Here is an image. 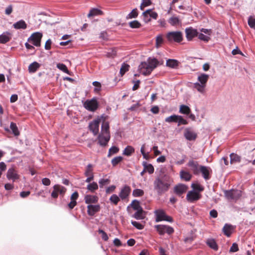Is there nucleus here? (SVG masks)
I'll list each match as a JSON object with an SVG mask.
<instances>
[{"mask_svg": "<svg viewBox=\"0 0 255 255\" xmlns=\"http://www.w3.org/2000/svg\"><path fill=\"white\" fill-rule=\"evenodd\" d=\"M158 64V61L155 58H148L146 62L141 63L138 66V70L143 75H149Z\"/></svg>", "mask_w": 255, "mask_h": 255, "instance_id": "2", "label": "nucleus"}, {"mask_svg": "<svg viewBox=\"0 0 255 255\" xmlns=\"http://www.w3.org/2000/svg\"><path fill=\"white\" fill-rule=\"evenodd\" d=\"M187 189V186L182 184H179L174 187V191L177 195L180 196L185 193Z\"/></svg>", "mask_w": 255, "mask_h": 255, "instance_id": "17", "label": "nucleus"}, {"mask_svg": "<svg viewBox=\"0 0 255 255\" xmlns=\"http://www.w3.org/2000/svg\"><path fill=\"white\" fill-rule=\"evenodd\" d=\"M179 22V20L177 17H172L169 19V22L172 25H175L178 24Z\"/></svg>", "mask_w": 255, "mask_h": 255, "instance_id": "51", "label": "nucleus"}, {"mask_svg": "<svg viewBox=\"0 0 255 255\" xmlns=\"http://www.w3.org/2000/svg\"><path fill=\"white\" fill-rule=\"evenodd\" d=\"M209 78V75L205 73L199 74L197 78L198 82L194 84L193 87L199 92L204 93Z\"/></svg>", "mask_w": 255, "mask_h": 255, "instance_id": "3", "label": "nucleus"}, {"mask_svg": "<svg viewBox=\"0 0 255 255\" xmlns=\"http://www.w3.org/2000/svg\"><path fill=\"white\" fill-rule=\"evenodd\" d=\"M156 216L155 221L156 222L161 221H166L169 222H172V218L166 215L165 212L162 210H157L154 211Z\"/></svg>", "mask_w": 255, "mask_h": 255, "instance_id": "5", "label": "nucleus"}, {"mask_svg": "<svg viewBox=\"0 0 255 255\" xmlns=\"http://www.w3.org/2000/svg\"><path fill=\"white\" fill-rule=\"evenodd\" d=\"M210 167L205 166H200L199 169V172H201L205 180H208L210 178L209 176V171Z\"/></svg>", "mask_w": 255, "mask_h": 255, "instance_id": "22", "label": "nucleus"}, {"mask_svg": "<svg viewBox=\"0 0 255 255\" xmlns=\"http://www.w3.org/2000/svg\"><path fill=\"white\" fill-rule=\"evenodd\" d=\"M191 110L189 107L186 105H181L179 109V112L181 114L188 115L190 114Z\"/></svg>", "mask_w": 255, "mask_h": 255, "instance_id": "33", "label": "nucleus"}, {"mask_svg": "<svg viewBox=\"0 0 255 255\" xmlns=\"http://www.w3.org/2000/svg\"><path fill=\"white\" fill-rule=\"evenodd\" d=\"M52 43L51 40L49 39H48L45 44V49L46 50H49L51 48V45Z\"/></svg>", "mask_w": 255, "mask_h": 255, "instance_id": "63", "label": "nucleus"}, {"mask_svg": "<svg viewBox=\"0 0 255 255\" xmlns=\"http://www.w3.org/2000/svg\"><path fill=\"white\" fill-rule=\"evenodd\" d=\"M233 230L232 226L231 225L226 224L223 227V231L225 235L227 237H230L231 233L232 230Z\"/></svg>", "mask_w": 255, "mask_h": 255, "instance_id": "29", "label": "nucleus"}, {"mask_svg": "<svg viewBox=\"0 0 255 255\" xmlns=\"http://www.w3.org/2000/svg\"><path fill=\"white\" fill-rule=\"evenodd\" d=\"M225 195L227 198L229 199L237 200L241 196L242 192L240 190H232L230 191H226Z\"/></svg>", "mask_w": 255, "mask_h": 255, "instance_id": "10", "label": "nucleus"}, {"mask_svg": "<svg viewBox=\"0 0 255 255\" xmlns=\"http://www.w3.org/2000/svg\"><path fill=\"white\" fill-rule=\"evenodd\" d=\"M6 177L8 179H11L13 181H15L16 179H18L19 175L17 174L16 171L13 168H11L8 170Z\"/></svg>", "mask_w": 255, "mask_h": 255, "instance_id": "20", "label": "nucleus"}, {"mask_svg": "<svg viewBox=\"0 0 255 255\" xmlns=\"http://www.w3.org/2000/svg\"><path fill=\"white\" fill-rule=\"evenodd\" d=\"M100 210V206L99 204L88 205L87 206V213L90 216H93Z\"/></svg>", "mask_w": 255, "mask_h": 255, "instance_id": "18", "label": "nucleus"}, {"mask_svg": "<svg viewBox=\"0 0 255 255\" xmlns=\"http://www.w3.org/2000/svg\"><path fill=\"white\" fill-rule=\"evenodd\" d=\"M123 157L122 156H117L114 158L112 160V164L113 166L117 165L118 163H119L123 160Z\"/></svg>", "mask_w": 255, "mask_h": 255, "instance_id": "49", "label": "nucleus"}, {"mask_svg": "<svg viewBox=\"0 0 255 255\" xmlns=\"http://www.w3.org/2000/svg\"><path fill=\"white\" fill-rule=\"evenodd\" d=\"M177 118L178 116L174 115L167 117L165 119V121L167 123L177 122Z\"/></svg>", "mask_w": 255, "mask_h": 255, "instance_id": "47", "label": "nucleus"}, {"mask_svg": "<svg viewBox=\"0 0 255 255\" xmlns=\"http://www.w3.org/2000/svg\"><path fill=\"white\" fill-rule=\"evenodd\" d=\"M110 135L100 133L98 136V142L101 146H106L110 139Z\"/></svg>", "mask_w": 255, "mask_h": 255, "instance_id": "15", "label": "nucleus"}, {"mask_svg": "<svg viewBox=\"0 0 255 255\" xmlns=\"http://www.w3.org/2000/svg\"><path fill=\"white\" fill-rule=\"evenodd\" d=\"M109 128L110 127L109 122L104 121L102 125L101 133L106 134L107 135H110Z\"/></svg>", "mask_w": 255, "mask_h": 255, "instance_id": "24", "label": "nucleus"}, {"mask_svg": "<svg viewBox=\"0 0 255 255\" xmlns=\"http://www.w3.org/2000/svg\"><path fill=\"white\" fill-rule=\"evenodd\" d=\"M191 187L194 190H197L198 191H202L204 189L202 186L197 183H192Z\"/></svg>", "mask_w": 255, "mask_h": 255, "instance_id": "50", "label": "nucleus"}, {"mask_svg": "<svg viewBox=\"0 0 255 255\" xmlns=\"http://www.w3.org/2000/svg\"><path fill=\"white\" fill-rule=\"evenodd\" d=\"M85 203L88 204L96 203L98 201V197L97 196L87 195L84 197Z\"/></svg>", "mask_w": 255, "mask_h": 255, "instance_id": "21", "label": "nucleus"}, {"mask_svg": "<svg viewBox=\"0 0 255 255\" xmlns=\"http://www.w3.org/2000/svg\"><path fill=\"white\" fill-rule=\"evenodd\" d=\"M140 81L139 80L136 81H133L134 85L132 87V90L135 91L137 90L139 87Z\"/></svg>", "mask_w": 255, "mask_h": 255, "instance_id": "61", "label": "nucleus"}, {"mask_svg": "<svg viewBox=\"0 0 255 255\" xmlns=\"http://www.w3.org/2000/svg\"><path fill=\"white\" fill-rule=\"evenodd\" d=\"M129 66L126 63H123L120 69V74L123 76L129 69Z\"/></svg>", "mask_w": 255, "mask_h": 255, "instance_id": "44", "label": "nucleus"}, {"mask_svg": "<svg viewBox=\"0 0 255 255\" xmlns=\"http://www.w3.org/2000/svg\"><path fill=\"white\" fill-rule=\"evenodd\" d=\"M138 13L137 8L133 9L126 17L127 19H132L137 17Z\"/></svg>", "mask_w": 255, "mask_h": 255, "instance_id": "37", "label": "nucleus"}, {"mask_svg": "<svg viewBox=\"0 0 255 255\" xmlns=\"http://www.w3.org/2000/svg\"><path fill=\"white\" fill-rule=\"evenodd\" d=\"M42 37V34L39 32H34L29 37L28 40L32 42V44L35 46H40L41 39Z\"/></svg>", "mask_w": 255, "mask_h": 255, "instance_id": "6", "label": "nucleus"}, {"mask_svg": "<svg viewBox=\"0 0 255 255\" xmlns=\"http://www.w3.org/2000/svg\"><path fill=\"white\" fill-rule=\"evenodd\" d=\"M207 244L214 250L217 251L218 250V246L214 239H208L206 241Z\"/></svg>", "mask_w": 255, "mask_h": 255, "instance_id": "28", "label": "nucleus"}, {"mask_svg": "<svg viewBox=\"0 0 255 255\" xmlns=\"http://www.w3.org/2000/svg\"><path fill=\"white\" fill-rule=\"evenodd\" d=\"M130 206L133 210L136 211L142 209L140 205L139 202L136 200H134L131 203Z\"/></svg>", "mask_w": 255, "mask_h": 255, "instance_id": "38", "label": "nucleus"}, {"mask_svg": "<svg viewBox=\"0 0 255 255\" xmlns=\"http://www.w3.org/2000/svg\"><path fill=\"white\" fill-rule=\"evenodd\" d=\"M66 190V189L65 187L60 185H55L53 186V191L51 193V196L53 198H56L59 194L63 195Z\"/></svg>", "mask_w": 255, "mask_h": 255, "instance_id": "11", "label": "nucleus"}, {"mask_svg": "<svg viewBox=\"0 0 255 255\" xmlns=\"http://www.w3.org/2000/svg\"><path fill=\"white\" fill-rule=\"evenodd\" d=\"M131 224L138 230H141L144 228V226L136 221H131Z\"/></svg>", "mask_w": 255, "mask_h": 255, "instance_id": "54", "label": "nucleus"}, {"mask_svg": "<svg viewBox=\"0 0 255 255\" xmlns=\"http://www.w3.org/2000/svg\"><path fill=\"white\" fill-rule=\"evenodd\" d=\"M57 67L63 72L69 75H71L69 71L68 70L67 67L65 64L62 63H58L57 64Z\"/></svg>", "mask_w": 255, "mask_h": 255, "instance_id": "42", "label": "nucleus"}, {"mask_svg": "<svg viewBox=\"0 0 255 255\" xmlns=\"http://www.w3.org/2000/svg\"><path fill=\"white\" fill-rule=\"evenodd\" d=\"M101 121V119L98 118L89 123V130L93 132L94 135H97L99 132V127Z\"/></svg>", "mask_w": 255, "mask_h": 255, "instance_id": "9", "label": "nucleus"}, {"mask_svg": "<svg viewBox=\"0 0 255 255\" xmlns=\"http://www.w3.org/2000/svg\"><path fill=\"white\" fill-rule=\"evenodd\" d=\"M142 164L146 171L148 172L149 174L153 173L154 167L151 164H148L146 162H143Z\"/></svg>", "mask_w": 255, "mask_h": 255, "instance_id": "34", "label": "nucleus"}, {"mask_svg": "<svg viewBox=\"0 0 255 255\" xmlns=\"http://www.w3.org/2000/svg\"><path fill=\"white\" fill-rule=\"evenodd\" d=\"M119 150V149L116 146H112L110 148L109 151L108 156H110L112 154L117 153Z\"/></svg>", "mask_w": 255, "mask_h": 255, "instance_id": "53", "label": "nucleus"}, {"mask_svg": "<svg viewBox=\"0 0 255 255\" xmlns=\"http://www.w3.org/2000/svg\"><path fill=\"white\" fill-rule=\"evenodd\" d=\"M120 197L116 194L112 195L110 198V202L115 205H117L118 202L120 201Z\"/></svg>", "mask_w": 255, "mask_h": 255, "instance_id": "40", "label": "nucleus"}, {"mask_svg": "<svg viewBox=\"0 0 255 255\" xmlns=\"http://www.w3.org/2000/svg\"><path fill=\"white\" fill-rule=\"evenodd\" d=\"M100 186L103 187L104 185L109 184L110 180L108 179H102L99 182Z\"/></svg>", "mask_w": 255, "mask_h": 255, "instance_id": "58", "label": "nucleus"}, {"mask_svg": "<svg viewBox=\"0 0 255 255\" xmlns=\"http://www.w3.org/2000/svg\"><path fill=\"white\" fill-rule=\"evenodd\" d=\"M184 136L188 140H194L197 138V133L191 128H186L184 131Z\"/></svg>", "mask_w": 255, "mask_h": 255, "instance_id": "12", "label": "nucleus"}, {"mask_svg": "<svg viewBox=\"0 0 255 255\" xmlns=\"http://www.w3.org/2000/svg\"><path fill=\"white\" fill-rule=\"evenodd\" d=\"M177 122L178 126L180 125H187V122L186 120L184 119L181 116H178Z\"/></svg>", "mask_w": 255, "mask_h": 255, "instance_id": "55", "label": "nucleus"}, {"mask_svg": "<svg viewBox=\"0 0 255 255\" xmlns=\"http://www.w3.org/2000/svg\"><path fill=\"white\" fill-rule=\"evenodd\" d=\"M166 65L169 67L175 68L178 65V62L174 59H168L166 61Z\"/></svg>", "mask_w": 255, "mask_h": 255, "instance_id": "27", "label": "nucleus"}, {"mask_svg": "<svg viewBox=\"0 0 255 255\" xmlns=\"http://www.w3.org/2000/svg\"><path fill=\"white\" fill-rule=\"evenodd\" d=\"M42 183L44 185L49 186L51 183V181L49 178H44L42 179Z\"/></svg>", "mask_w": 255, "mask_h": 255, "instance_id": "62", "label": "nucleus"}, {"mask_svg": "<svg viewBox=\"0 0 255 255\" xmlns=\"http://www.w3.org/2000/svg\"><path fill=\"white\" fill-rule=\"evenodd\" d=\"M99 233L102 234V238L104 241H107L108 240L109 237L107 234L103 230H99Z\"/></svg>", "mask_w": 255, "mask_h": 255, "instance_id": "59", "label": "nucleus"}, {"mask_svg": "<svg viewBox=\"0 0 255 255\" xmlns=\"http://www.w3.org/2000/svg\"><path fill=\"white\" fill-rule=\"evenodd\" d=\"M241 157L235 153H231L230 154V162L231 163L240 162L241 161Z\"/></svg>", "mask_w": 255, "mask_h": 255, "instance_id": "31", "label": "nucleus"}, {"mask_svg": "<svg viewBox=\"0 0 255 255\" xmlns=\"http://www.w3.org/2000/svg\"><path fill=\"white\" fill-rule=\"evenodd\" d=\"M93 85L95 86L96 88L95 89V91H99L101 89V84L99 82L95 81L93 83Z\"/></svg>", "mask_w": 255, "mask_h": 255, "instance_id": "64", "label": "nucleus"}, {"mask_svg": "<svg viewBox=\"0 0 255 255\" xmlns=\"http://www.w3.org/2000/svg\"><path fill=\"white\" fill-rule=\"evenodd\" d=\"M180 177L181 179L188 181L191 179L192 175L188 171L181 170L180 172Z\"/></svg>", "mask_w": 255, "mask_h": 255, "instance_id": "25", "label": "nucleus"}, {"mask_svg": "<svg viewBox=\"0 0 255 255\" xmlns=\"http://www.w3.org/2000/svg\"><path fill=\"white\" fill-rule=\"evenodd\" d=\"M84 107L90 111H96L98 107V103L95 98L87 100L84 104Z\"/></svg>", "mask_w": 255, "mask_h": 255, "instance_id": "8", "label": "nucleus"}, {"mask_svg": "<svg viewBox=\"0 0 255 255\" xmlns=\"http://www.w3.org/2000/svg\"><path fill=\"white\" fill-rule=\"evenodd\" d=\"M144 194L143 190L140 189H136L133 190L132 195L134 197H141Z\"/></svg>", "mask_w": 255, "mask_h": 255, "instance_id": "45", "label": "nucleus"}, {"mask_svg": "<svg viewBox=\"0 0 255 255\" xmlns=\"http://www.w3.org/2000/svg\"><path fill=\"white\" fill-rule=\"evenodd\" d=\"M201 195L195 191H190L187 194L186 199L190 202H193L200 199Z\"/></svg>", "mask_w": 255, "mask_h": 255, "instance_id": "14", "label": "nucleus"}, {"mask_svg": "<svg viewBox=\"0 0 255 255\" xmlns=\"http://www.w3.org/2000/svg\"><path fill=\"white\" fill-rule=\"evenodd\" d=\"M129 26L132 28H138L141 27V25L137 20H133L129 23Z\"/></svg>", "mask_w": 255, "mask_h": 255, "instance_id": "46", "label": "nucleus"}, {"mask_svg": "<svg viewBox=\"0 0 255 255\" xmlns=\"http://www.w3.org/2000/svg\"><path fill=\"white\" fill-rule=\"evenodd\" d=\"M188 166L191 168V170L194 174L199 173L200 166L197 161L193 160H190L187 164Z\"/></svg>", "mask_w": 255, "mask_h": 255, "instance_id": "16", "label": "nucleus"}, {"mask_svg": "<svg viewBox=\"0 0 255 255\" xmlns=\"http://www.w3.org/2000/svg\"><path fill=\"white\" fill-rule=\"evenodd\" d=\"M117 54V51L115 48L110 49L107 52L106 56L109 58H114Z\"/></svg>", "mask_w": 255, "mask_h": 255, "instance_id": "41", "label": "nucleus"}, {"mask_svg": "<svg viewBox=\"0 0 255 255\" xmlns=\"http://www.w3.org/2000/svg\"><path fill=\"white\" fill-rule=\"evenodd\" d=\"M186 37L188 40H191L192 38L198 35V32L196 29L191 27L185 29Z\"/></svg>", "mask_w": 255, "mask_h": 255, "instance_id": "19", "label": "nucleus"}, {"mask_svg": "<svg viewBox=\"0 0 255 255\" xmlns=\"http://www.w3.org/2000/svg\"><path fill=\"white\" fill-rule=\"evenodd\" d=\"M163 42V38L162 35H159L156 37V44L157 47H158Z\"/></svg>", "mask_w": 255, "mask_h": 255, "instance_id": "56", "label": "nucleus"}, {"mask_svg": "<svg viewBox=\"0 0 255 255\" xmlns=\"http://www.w3.org/2000/svg\"><path fill=\"white\" fill-rule=\"evenodd\" d=\"M131 188L128 185H125L121 190L119 193L120 198L124 200L128 198L130 193Z\"/></svg>", "mask_w": 255, "mask_h": 255, "instance_id": "13", "label": "nucleus"}, {"mask_svg": "<svg viewBox=\"0 0 255 255\" xmlns=\"http://www.w3.org/2000/svg\"><path fill=\"white\" fill-rule=\"evenodd\" d=\"M198 38L201 40H203L205 42L208 41L210 38L209 35H205L203 33H200L198 35Z\"/></svg>", "mask_w": 255, "mask_h": 255, "instance_id": "52", "label": "nucleus"}, {"mask_svg": "<svg viewBox=\"0 0 255 255\" xmlns=\"http://www.w3.org/2000/svg\"><path fill=\"white\" fill-rule=\"evenodd\" d=\"M85 174L86 176L93 175L92 165L91 164H89L87 165Z\"/></svg>", "mask_w": 255, "mask_h": 255, "instance_id": "48", "label": "nucleus"}, {"mask_svg": "<svg viewBox=\"0 0 255 255\" xmlns=\"http://www.w3.org/2000/svg\"><path fill=\"white\" fill-rule=\"evenodd\" d=\"M172 183V180L169 176L158 177L153 182L154 190L158 195H161L168 190Z\"/></svg>", "mask_w": 255, "mask_h": 255, "instance_id": "1", "label": "nucleus"}, {"mask_svg": "<svg viewBox=\"0 0 255 255\" xmlns=\"http://www.w3.org/2000/svg\"><path fill=\"white\" fill-rule=\"evenodd\" d=\"M87 189L91 192H94L98 188V185L96 182H93L87 185Z\"/></svg>", "mask_w": 255, "mask_h": 255, "instance_id": "39", "label": "nucleus"}, {"mask_svg": "<svg viewBox=\"0 0 255 255\" xmlns=\"http://www.w3.org/2000/svg\"><path fill=\"white\" fill-rule=\"evenodd\" d=\"M166 38L170 42H180L183 40V35L180 31L169 32L166 34Z\"/></svg>", "mask_w": 255, "mask_h": 255, "instance_id": "4", "label": "nucleus"}, {"mask_svg": "<svg viewBox=\"0 0 255 255\" xmlns=\"http://www.w3.org/2000/svg\"><path fill=\"white\" fill-rule=\"evenodd\" d=\"M133 217L135 218L137 220H141L144 219V216L143 215V211L142 209L137 210L133 215Z\"/></svg>", "mask_w": 255, "mask_h": 255, "instance_id": "35", "label": "nucleus"}, {"mask_svg": "<svg viewBox=\"0 0 255 255\" xmlns=\"http://www.w3.org/2000/svg\"><path fill=\"white\" fill-rule=\"evenodd\" d=\"M10 39L9 33H3L0 35V43L4 44L8 42Z\"/></svg>", "mask_w": 255, "mask_h": 255, "instance_id": "26", "label": "nucleus"}, {"mask_svg": "<svg viewBox=\"0 0 255 255\" xmlns=\"http://www.w3.org/2000/svg\"><path fill=\"white\" fill-rule=\"evenodd\" d=\"M103 12L100 9L97 8H93L89 12L88 14V17H91L95 15H98L102 14Z\"/></svg>", "mask_w": 255, "mask_h": 255, "instance_id": "36", "label": "nucleus"}, {"mask_svg": "<svg viewBox=\"0 0 255 255\" xmlns=\"http://www.w3.org/2000/svg\"><path fill=\"white\" fill-rule=\"evenodd\" d=\"M13 27L16 29H25L27 24L23 20H20L13 24Z\"/></svg>", "mask_w": 255, "mask_h": 255, "instance_id": "23", "label": "nucleus"}, {"mask_svg": "<svg viewBox=\"0 0 255 255\" xmlns=\"http://www.w3.org/2000/svg\"><path fill=\"white\" fill-rule=\"evenodd\" d=\"M10 129H11L13 133L15 135L17 136L19 134V132L18 130L17 127L15 123L11 122L10 123Z\"/></svg>", "mask_w": 255, "mask_h": 255, "instance_id": "43", "label": "nucleus"}, {"mask_svg": "<svg viewBox=\"0 0 255 255\" xmlns=\"http://www.w3.org/2000/svg\"><path fill=\"white\" fill-rule=\"evenodd\" d=\"M239 250L238 246L237 244L234 243L233 244L232 246H231L230 252H236Z\"/></svg>", "mask_w": 255, "mask_h": 255, "instance_id": "60", "label": "nucleus"}, {"mask_svg": "<svg viewBox=\"0 0 255 255\" xmlns=\"http://www.w3.org/2000/svg\"><path fill=\"white\" fill-rule=\"evenodd\" d=\"M248 24L250 27L255 29V18L250 17L248 19Z\"/></svg>", "mask_w": 255, "mask_h": 255, "instance_id": "57", "label": "nucleus"}, {"mask_svg": "<svg viewBox=\"0 0 255 255\" xmlns=\"http://www.w3.org/2000/svg\"><path fill=\"white\" fill-rule=\"evenodd\" d=\"M155 228L161 235H164L165 233L170 235L174 232V230L172 227L167 225H157L155 226Z\"/></svg>", "mask_w": 255, "mask_h": 255, "instance_id": "7", "label": "nucleus"}, {"mask_svg": "<svg viewBox=\"0 0 255 255\" xmlns=\"http://www.w3.org/2000/svg\"><path fill=\"white\" fill-rule=\"evenodd\" d=\"M134 152V148L130 145L127 146L123 151V154L127 156H130Z\"/></svg>", "mask_w": 255, "mask_h": 255, "instance_id": "30", "label": "nucleus"}, {"mask_svg": "<svg viewBox=\"0 0 255 255\" xmlns=\"http://www.w3.org/2000/svg\"><path fill=\"white\" fill-rule=\"evenodd\" d=\"M39 66V63L36 62H34L29 66L28 70L29 72H35L38 69Z\"/></svg>", "mask_w": 255, "mask_h": 255, "instance_id": "32", "label": "nucleus"}]
</instances>
